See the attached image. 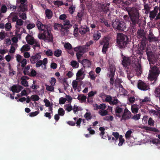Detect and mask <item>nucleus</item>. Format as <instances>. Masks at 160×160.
I'll return each instance as SVG.
<instances>
[{
    "label": "nucleus",
    "instance_id": "nucleus-1",
    "mask_svg": "<svg viewBox=\"0 0 160 160\" xmlns=\"http://www.w3.org/2000/svg\"><path fill=\"white\" fill-rule=\"evenodd\" d=\"M41 58L40 53H37L30 57V62L32 64L36 63L35 66L37 68L41 67L42 69H46L47 68L48 59L47 58H45L43 60H40Z\"/></svg>",
    "mask_w": 160,
    "mask_h": 160
},
{
    "label": "nucleus",
    "instance_id": "nucleus-2",
    "mask_svg": "<svg viewBox=\"0 0 160 160\" xmlns=\"http://www.w3.org/2000/svg\"><path fill=\"white\" fill-rule=\"evenodd\" d=\"M126 10L129 15L132 24L134 25L138 24L140 20L138 9L134 7H127Z\"/></svg>",
    "mask_w": 160,
    "mask_h": 160
},
{
    "label": "nucleus",
    "instance_id": "nucleus-3",
    "mask_svg": "<svg viewBox=\"0 0 160 160\" xmlns=\"http://www.w3.org/2000/svg\"><path fill=\"white\" fill-rule=\"evenodd\" d=\"M112 135L114 137L111 138V136L107 135L108 139L111 142H113L115 144L117 143L118 140L119 141L118 145L119 146H122L124 142V139L123 138L122 135H119V133L117 132H112Z\"/></svg>",
    "mask_w": 160,
    "mask_h": 160
},
{
    "label": "nucleus",
    "instance_id": "nucleus-4",
    "mask_svg": "<svg viewBox=\"0 0 160 160\" xmlns=\"http://www.w3.org/2000/svg\"><path fill=\"white\" fill-rule=\"evenodd\" d=\"M151 69L149 70V73L148 75V79L151 81L153 80L156 81L160 71L159 68L156 66L151 67V62H150Z\"/></svg>",
    "mask_w": 160,
    "mask_h": 160
},
{
    "label": "nucleus",
    "instance_id": "nucleus-5",
    "mask_svg": "<svg viewBox=\"0 0 160 160\" xmlns=\"http://www.w3.org/2000/svg\"><path fill=\"white\" fill-rule=\"evenodd\" d=\"M38 38L40 39L43 40L46 42H52L53 41L52 35L48 30L44 32L43 33L38 34Z\"/></svg>",
    "mask_w": 160,
    "mask_h": 160
},
{
    "label": "nucleus",
    "instance_id": "nucleus-6",
    "mask_svg": "<svg viewBox=\"0 0 160 160\" xmlns=\"http://www.w3.org/2000/svg\"><path fill=\"white\" fill-rule=\"evenodd\" d=\"M117 42L120 48L125 47L128 42V38L124 34L119 33L117 36Z\"/></svg>",
    "mask_w": 160,
    "mask_h": 160
},
{
    "label": "nucleus",
    "instance_id": "nucleus-7",
    "mask_svg": "<svg viewBox=\"0 0 160 160\" xmlns=\"http://www.w3.org/2000/svg\"><path fill=\"white\" fill-rule=\"evenodd\" d=\"M112 26L114 28L119 31H124L126 28L125 23L118 20L112 22Z\"/></svg>",
    "mask_w": 160,
    "mask_h": 160
},
{
    "label": "nucleus",
    "instance_id": "nucleus-8",
    "mask_svg": "<svg viewBox=\"0 0 160 160\" xmlns=\"http://www.w3.org/2000/svg\"><path fill=\"white\" fill-rule=\"evenodd\" d=\"M109 39L107 37L103 38L100 42L101 45H103L102 51L104 53H105L108 48Z\"/></svg>",
    "mask_w": 160,
    "mask_h": 160
},
{
    "label": "nucleus",
    "instance_id": "nucleus-9",
    "mask_svg": "<svg viewBox=\"0 0 160 160\" xmlns=\"http://www.w3.org/2000/svg\"><path fill=\"white\" fill-rule=\"evenodd\" d=\"M135 58L132 57L123 58L122 61V64L124 67H126L128 65L134 63Z\"/></svg>",
    "mask_w": 160,
    "mask_h": 160
},
{
    "label": "nucleus",
    "instance_id": "nucleus-10",
    "mask_svg": "<svg viewBox=\"0 0 160 160\" xmlns=\"http://www.w3.org/2000/svg\"><path fill=\"white\" fill-rule=\"evenodd\" d=\"M138 87L139 89L143 91H146L149 89V85L141 80L138 81Z\"/></svg>",
    "mask_w": 160,
    "mask_h": 160
},
{
    "label": "nucleus",
    "instance_id": "nucleus-11",
    "mask_svg": "<svg viewBox=\"0 0 160 160\" xmlns=\"http://www.w3.org/2000/svg\"><path fill=\"white\" fill-rule=\"evenodd\" d=\"M85 70L84 68H82L79 70L76 73V80H82L85 77Z\"/></svg>",
    "mask_w": 160,
    "mask_h": 160
},
{
    "label": "nucleus",
    "instance_id": "nucleus-12",
    "mask_svg": "<svg viewBox=\"0 0 160 160\" xmlns=\"http://www.w3.org/2000/svg\"><path fill=\"white\" fill-rule=\"evenodd\" d=\"M131 115V112L127 109H125L124 113L122 116L121 120H126L129 119Z\"/></svg>",
    "mask_w": 160,
    "mask_h": 160
},
{
    "label": "nucleus",
    "instance_id": "nucleus-13",
    "mask_svg": "<svg viewBox=\"0 0 160 160\" xmlns=\"http://www.w3.org/2000/svg\"><path fill=\"white\" fill-rule=\"evenodd\" d=\"M64 47L68 53L71 55L74 54L72 48L71 44L68 42H65L64 45Z\"/></svg>",
    "mask_w": 160,
    "mask_h": 160
},
{
    "label": "nucleus",
    "instance_id": "nucleus-14",
    "mask_svg": "<svg viewBox=\"0 0 160 160\" xmlns=\"http://www.w3.org/2000/svg\"><path fill=\"white\" fill-rule=\"evenodd\" d=\"M18 3H20L21 4L19 6L20 10L24 12L27 10V6L26 5L25 3L26 2V0H17Z\"/></svg>",
    "mask_w": 160,
    "mask_h": 160
},
{
    "label": "nucleus",
    "instance_id": "nucleus-15",
    "mask_svg": "<svg viewBox=\"0 0 160 160\" xmlns=\"http://www.w3.org/2000/svg\"><path fill=\"white\" fill-rule=\"evenodd\" d=\"M74 51L77 52L84 53L87 51V49L85 46H79L74 48Z\"/></svg>",
    "mask_w": 160,
    "mask_h": 160
},
{
    "label": "nucleus",
    "instance_id": "nucleus-16",
    "mask_svg": "<svg viewBox=\"0 0 160 160\" xmlns=\"http://www.w3.org/2000/svg\"><path fill=\"white\" fill-rule=\"evenodd\" d=\"M23 87L21 85H14L11 88V90L13 92L18 93L23 89Z\"/></svg>",
    "mask_w": 160,
    "mask_h": 160
},
{
    "label": "nucleus",
    "instance_id": "nucleus-17",
    "mask_svg": "<svg viewBox=\"0 0 160 160\" xmlns=\"http://www.w3.org/2000/svg\"><path fill=\"white\" fill-rule=\"evenodd\" d=\"M37 26L39 30L44 31V32L48 30V26L42 24V23L39 21H37Z\"/></svg>",
    "mask_w": 160,
    "mask_h": 160
},
{
    "label": "nucleus",
    "instance_id": "nucleus-18",
    "mask_svg": "<svg viewBox=\"0 0 160 160\" xmlns=\"http://www.w3.org/2000/svg\"><path fill=\"white\" fill-rule=\"evenodd\" d=\"M26 40L27 43L30 45L34 44L35 40L33 37L31 35L28 34L26 37Z\"/></svg>",
    "mask_w": 160,
    "mask_h": 160
},
{
    "label": "nucleus",
    "instance_id": "nucleus-19",
    "mask_svg": "<svg viewBox=\"0 0 160 160\" xmlns=\"http://www.w3.org/2000/svg\"><path fill=\"white\" fill-rule=\"evenodd\" d=\"M29 79L26 76H23L21 78V83L22 85L24 87H27L28 86V83L27 80Z\"/></svg>",
    "mask_w": 160,
    "mask_h": 160
},
{
    "label": "nucleus",
    "instance_id": "nucleus-20",
    "mask_svg": "<svg viewBox=\"0 0 160 160\" xmlns=\"http://www.w3.org/2000/svg\"><path fill=\"white\" fill-rule=\"evenodd\" d=\"M80 63L83 65L84 67H90L91 64L90 61L87 59L82 60Z\"/></svg>",
    "mask_w": 160,
    "mask_h": 160
},
{
    "label": "nucleus",
    "instance_id": "nucleus-21",
    "mask_svg": "<svg viewBox=\"0 0 160 160\" xmlns=\"http://www.w3.org/2000/svg\"><path fill=\"white\" fill-rule=\"evenodd\" d=\"M158 7L156 6L154 8V10L150 12V17L151 19L154 18L156 16L158 12Z\"/></svg>",
    "mask_w": 160,
    "mask_h": 160
},
{
    "label": "nucleus",
    "instance_id": "nucleus-22",
    "mask_svg": "<svg viewBox=\"0 0 160 160\" xmlns=\"http://www.w3.org/2000/svg\"><path fill=\"white\" fill-rule=\"evenodd\" d=\"M30 46L28 44L24 45L20 49L21 52H28L30 50Z\"/></svg>",
    "mask_w": 160,
    "mask_h": 160
},
{
    "label": "nucleus",
    "instance_id": "nucleus-23",
    "mask_svg": "<svg viewBox=\"0 0 160 160\" xmlns=\"http://www.w3.org/2000/svg\"><path fill=\"white\" fill-rule=\"evenodd\" d=\"M45 15L48 18L50 19L52 17L53 14L52 12L50 9H47L45 10Z\"/></svg>",
    "mask_w": 160,
    "mask_h": 160
},
{
    "label": "nucleus",
    "instance_id": "nucleus-24",
    "mask_svg": "<svg viewBox=\"0 0 160 160\" xmlns=\"http://www.w3.org/2000/svg\"><path fill=\"white\" fill-rule=\"evenodd\" d=\"M18 45L17 43H13L12 44L9 50V52L10 53H13L15 51L16 49L17 48Z\"/></svg>",
    "mask_w": 160,
    "mask_h": 160
},
{
    "label": "nucleus",
    "instance_id": "nucleus-25",
    "mask_svg": "<svg viewBox=\"0 0 160 160\" xmlns=\"http://www.w3.org/2000/svg\"><path fill=\"white\" fill-rule=\"evenodd\" d=\"M150 101V98L148 97H146L143 99H141L139 100L141 105L143 104L146 103L147 102H149Z\"/></svg>",
    "mask_w": 160,
    "mask_h": 160
},
{
    "label": "nucleus",
    "instance_id": "nucleus-26",
    "mask_svg": "<svg viewBox=\"0 0 160 160\" xmlns=\"http://www.w3.org/2000/svg\"><path fill=\"white\" fill-rule=\"evenodd\" d=\"M78 80H73L72 81V86L73 89L74 91L76 90L78 87V82L77 81Z\"/></svg>",
    "mask_w": 160,
    "mask_h": 160
},
{
    "label": "nucleus",
    "instance_id": "nucleus-27",
    "mask_svg": "<svg viewBox=\"0 0 160 160\" xmlns=\"http://www.w3.org/2000/svg\"><path fill=\"white\" fill-rule=\"evenodd\" d=\"M122 108L119 107H117L115 109L116 116L119 118L121 116L120 115V113L122 112Z\"/></svg>",
    "mask_w": 160,
    "mask_h": 160
},
{
    "label": "nucleus",
    "instance_id": "nucleus-28",
    "mask_svg": "<svg viewBox=\"0 0 160 160\" xmlns=\"http://www.w3.org/2000/svg\"><path fill=\"white\" fill-rule=\"evenodd\" d=\"M148 39L150 42L157 41L158 40V39L154 36L153 34L150 32L148 36Z\"/></svg>",
    "mask_w": 160,
    "mask_h": 160
},
{
    "label": "nucleus",
    "instance_id": "nucleus-29",
    "mask_svg": "<svg viewBox=\"0 0 160 160\" xmlns=\"http://www.w3.org/2000/svg\"><path fill=\"white\" fill-rule=\"evenodd\" d=\"M131 110L132 113H137L138 110V105L135 104L132 105L131 106Z\"/></svg>",
    "mask_w": 160,
    "mask_h": 160
},
{
    "label": "nucleus",
    "instance_id": "nucleus-30",
    "mask_svg": "<svg viewBox=\"0 0 160 160\" xmlns=\"http://www.w3.org/2000/svg\"><path fill=\"white\" fill-rule=\"evenodd\" d=\"M46 89L48 91L50 92H54V86L52 85H49L47 84L45 85Z\"/></svg>",
    "mask_w": 160,
    "mask_h": 160
},
{
    "label": "nucleus",
    "instance_id": "nucleus-31",
    "mask_svg": "<svg viewBox=\"0 0 160 160\" xmlns=\"http://www.w3.org/2000/svg\"><path fill=\"white\" fill-rule=\"evenodd\" d=\"M86 98V97L83 94H79L77 98V99L82 102L85 101Z\"/></svg>",
    "mask_w": 160,
    "mask_h": 160
},
{
    "label": "nucleus",
    "instance_id": "nucleus-32",
    "mask_svg": "<svg viewBox=\"0 0 160 160\" xmlns=\"http://www.w3.org/2000/svg\"><path fill=\"white\" fill-rule=\"evenodd\" d=\"M133 132L132 130L130 129L128 131L125 135L126 139L128 140H129L131 137V134Z\"/></svg>",
    "mask_w": 160,
    "mask_h": 160
},
{
    "label": "nucleus",
    "instance_id": "nucleus-33",
    "mask_svg": "<svg viewBox=\"0 0 160 160\" xmlns=\"http://www.w3.org/2000/svg\"><path fill=\"white\" fill-rule=\"evenodd\" d=\"M137 34L138 37L139 38H142L145 36V33L143 30H138L137 32Z\"/></svg>",
    "mask_w": 160,
    "mask_h": 160
},
{
    "label": "nucleus",
    "instance_id": "nucleus-34",
    "mask_svg": "<svg viewBox=\"0 0 160 160\" xmlns=\"http://www.w3.org/2000/svg\"><path fill=\"white\" fill-rule=\"evenodd\" d=\"M108 3H105L102 5L101 8L104 12L106 13L108 10V7L109 6Z\"/></svg>",
    "mask_w": 160,
    "mask_h": 160
},
{
    "label": "nucleus",
    "instance_id": "nucleus-35",
    "mask_svg": "<svg viewBox=\"0 0 160 160\" xmlns=\"http://www.w3.org/2000/svg\"><path fill=\"white\" fill-rule=\"evenodd\" d=\"M114 1L116 3L122 4L123 6L128 4L126 0H114Z\"/></svg>",
    "mask_w": 160,
    "mask_h": 160
},
{
    "label": "nucleus",
    "instance_id": "nucleus-36",
    "mask_svg": "<svg viewBox=\"0 0 160 160\" xmlns=\"http://www.w3.org/2000/svg\"><path fill=\"white\" fill-rule=\"evenodd\" d=\"M62 51L60 49H57L55 50L53 52L54 55L56 57H60L62 54Z\"/></svg>",
    "mask_w": 160,
    "mask_h": 160
},
{
    "label": "nucleus",
    "instance_id": "nucleus-37",
    "mask_svg": "<svg viewBox=\"0 0 160 160\" xmlns=\"http://www.w3.org/2000/svg\"><path fill=\"white\" fill-rule=\"evenodd\" d=\"M101 37V34L98 31H97L93 34V37L94 40H97L99 39Z\"/></svg>",
    "mask_w": 160,
    "mask_h": 160
},
{
    "label": "nucleus",
    "instance_id": "nucleus-38",
    "mask_svg": "<svg viewBox=\"0 0 160 160\" xmlns=\"http://www.w3.org/2000/svg\"><path fill=\"white\" fill-rule=\"evenodd\" d=\"M150 142L154 144H156L157 146H158V148L160 149V142L159 141L158 139H154L151 140Z\"/></svg>",
    "mask_w": 160,
    "mask_h": 160
},
{
    "label": "nucleus",
    "instance_id": "nucleus-39",
    "mask_svg": "<svg viewBox=\"0 0 160 160\" xmlns=\"http://www.w3.org/2000/svg\"><path fill=\"white\" fill-rule=\"evenodd\" d=\"M14 14L13 13H11L10 15L9 16V18H12V21L13 22H17L18 20L19 19L18 18V17L16 15H14Z\"/></svg>",
    "mask_w": 160,
    "mask_h": 160
},
{
    "label": "nucleus",
    "instance_id": "nucleus-40",
    "mask_svg": "<svg viewBox=\"0 0 160 160\" xmlns=\"http://www.w3.org/2000/svg\"><path fill=\"white\" fill-rule=\"evenodd\" d=\"M71 65L73 68H78L79 65V64L76 61H72L71 62Z\"/></svg>",
    "mask_w": 160,
    "mask_h": 160
},
{
    "label": "nucleus",
    "instance_id": "nucleus-41",
    "mask_svg": "<svg viewBox=\"0 0 160 160\" xmlns=\"http://www.w3.org/2000/svg\"><path fill=\"white\" fill-rule=\"evenodd\" d=\"M154 95L156 97H160V89L158 88H156L154 91Z\"/></svg>",
    "mask_w": 160,
    "mask_h": 160
},
{
    "label": "nucleus",
    "instance_id": "nucleus-42",
    "mask_svg": "<svg viewBox=\"0 0 160 160\" xmlns=\"http://www.w3.org/2000/svg\"><path fill=\"white\" fill-rule=\"evenodd\" d=\"M88 28L81 27L79 28V31L81 34H84L88 31Z\"/></svg>",
    "mask_w": 160,
    "mask_h": 160
},
{
    "label": "nucleus",
    "instance_id": "nucleus-43",
    "mask_svg": "<svg viewBox=\"0 0 160 160\" xmlns=\"http://www.w3.org/2000/svg\"><path fill=\"white\" fill-rule=\"evenodd\" d=\"M105 97V101L106 102H109V103L110 104L111 101V100H112V98L110 96H108V95H104L102 96V98H104Z\"/></svg>",
    "mask_w": 160,
    "mask_h": 160
},
{
    "label": "nucleus",
    "instance_id": "nucleus-44",
    "mask_svg": "<svg viewBox=\"0 0 160 160\" xmlns=\"http://www.w3.org/2000/svg\"><path fill=\"white\" fill-rule=\"evenodd\" d=\"M84 117L86 118V119L87 120H90L92 117V116L91 113L90 112H87L84 116Z\"/></svg>",
    "mask_w": 160,
    "mask_h": 160
},
{
    "label": "nucleus",
    "instance_id": "nucleus-45",
    "mask_svg": "<svg viewBox=\"0 0 160 160\" xmlns=\"http://www.w3.org/2000/svg\"><path fill=\"white\" fill-rule=\"evenodd\" d=\"M16 61L18 63L20 62L24 58L22 56L19 54L16 55Z\"/></svg>",
    "mask_w": 160,
    "mask_h": 160
},
{
    "label": "nucleus",
    "instance_id": "nucleus-46",
    "mask_svg": "<svg viewBox=\"0 0 160 160\" xmlns=\"http://www.w3.org/2000/svg\"><path fill=\"white\" fill-rule=\"evenodd\" d=\"M82 110V109L81 108L79 107L76 105H74L72 108V110L75 113H76L77 112H78Z\"/></svg>",
    "mask_w": 160,
    "mask_h": 160
},
{
    "label": "nucleus",
    "instance_id": "nucleus-47",
    "mask_svg": "<svg viewBox=\"0 0 160 160\" xmlns=\"http://www.w3.org/2000/svg\"><path fill=\"white\" fill-rule=\"evenodd\" d=\"M26 90L25 89L23 90L21 92L20 94H19L17 95V96L18 97H20L22 96H27L28 95Z\"/></svg>",
    "mask_w": 160,
    "mask_h": 160
},
{
    "label": "nucleus",
    "instance_id": "nucleus-48",
    "mask_svg": "<svg viewBox=\"0 0 160 160\" xmlns=\"http://www.w3.org/2000/svg\"><path fill=\"white\" fill-rule=\"evenodd\" d=\"M56 79L52 77L51 78L49 81V82L51 85L54 86L56 82Z\"/></svg>",
    "mask_w": 160,
    "mask_h": 160
},
{
    "label": "nucleus",
    "instance_id": "nucleus-49",
    "mask_svg": "<svg viewBox=\"0 0 160 160\" xmlns=\"http://www.w3.org/2000/svg\"><path fill=\"white\" fill-rule=\"evenodd\" d=\"M98 113L102 116H104L108 114V111L106 110H100Z\"/></svg>",
    "mask_w": 160,
    "mask_h": 160
},
{
    "label": "nucleus",
    "instance_id": "nucleus-50",
    "mask_svg": "<svg viewBox=\"0 0 160 160\" xmlns=\"http://www.w3.org/2000/svg\"><path fill=\"white\" fill-rule=\"evenodd\" d=\"M65 114V111L62 108H60L58 110V114L61 116H63Z\"/></svg>",
    "mask_w": 160,
    "mask_h": 160
},
{
    "label": "nucleus",
    "instance_id": "nucleus-51",
    "mask_svg": "<svg viewBox=\"0 0 160 160\" xmlns=\"http://www.w3.org/2000/svg\"><path fill=\"white\" fill-rule=\"evenodd\" d=\"M30 99L33 101H38L39 98L37 95H32L31 96Z\"/></svg>",
    "mask_w": 160,
    "mask_h": 160
},
{
    "label": "nucleus",
    "instance_id": "nucleus-52",
    "mask_svg": "<svg viewBox=\"0 0 160 160\" xmlns=\"http://www.w3.org/2000/svg\"><path fill=\"white\" fill-rule=\"evenodd\" d=\"M19 63L21 64V67L22 68H24L27 64V60L26 58H24Z\"/></svg>",
    "mask_w": 160,
    "mask_h": 160
},
{
    "label": "nucleus",
    "instance_id": "nucleus-53",
    "mask_svg": "<svg viewBox=\"0 0 160 160\" xmlns=\"http://www.w3.org/2000/svg\"><path fill=\"white\" fill-rule=\"evenodd\" d=\"M9 76H12L15 74V72L11 68L10 65L9 66Z\"/></svg>",
    "mask_w": 160,
    "mask_h": 160
},
{
    "label": "nucleus",
    "instance_id": "nucleus-54",
    "mask_svg": "<svg viewBox=\"0 0 160 160\" xmlns=\"http://www.w3.org/2000/svg\"><path fill=\"white\" fill-rule=\"evenodd\" d=\"M145 129L150 131H153L154 132H158V130L154 128H152L149 127L145 126Z\"/></svg>",
    "mask_w": 160,
    "mask_h": 160
},
{
    "label": "nucleus",
    "instance_id": "nucleus-55",
    "mask_svg": "<svg viewBox=\"0 0 160 160\" xmlns=\"http://www.w3.org/2000/svg\"><path fill=\"white\" fill-rule=\"evenodd\" d=\"M64 108L68 112L72 110V108L71 105H66L64 106Z\"/></svg>",
    "mask_w": 160,
    "mask_h": 160
},
{
    "label": "nucleus",
    "instance_id": "nucleus-56",
    "mask_svg": "<svg viewBox=\"0 0 160 160\" xmlns=\"http://www.w3.org/2000/svg\"><path fill=\"white\" fill-rule=\"evenodd\" d=\"M66 101V98L61 97L59 99V103L60 104H63L65 103Z\"/></svg>",
    "mask_w": 160,
    "mask_h": 160
},
{
    "label": "nucleus",
    "instance_id": "nucleus-57",
    "mask_svg": "<svg viewBox=\"0 0 160 160\" xmlns=\"http://www.w3.org/2000/svg\"><path fill=\"white\" fill-rule=\"evenodd\" d=\"M30 67L29 66H27L24 69L23 72L25 74H29V70L30 69Z\"/></svg>",
    "mask_w": 160,
    "mask_h": 160
},
{
    "label": "nucleus",
    "instance_id": "nucleus-58",
    "mask_svg": "<svg viewBox=\"0 0 160 160\" xmlns=\"http://www.w3.org/2000/svg\"><path fill=\"white\" fill-rule=\"evenodd\" d=\"M46 54L48 56H52L53 53L51 49H48V50L45 51Z\"/></svg>",
    "mask_w": 160,
    "mask_h": 160
},
{
    "label": "nucleus",
    "instance_id": "nucleus-59",
    "mask_svg": "<svg viewBox=\"0 0 160 160\" xmlns=\"http://www.w3.org/2000/svg\"><path fill=\"white\" fill-rule=\"evenodd\" d=\"M7 9L6 6L5 5H3L1 7L0 11L1 13H5L7 11Z\"/></svg>",
    "mask_w": 160,
    "mask_h": 160
},
{
    "label": "nucleus",
    "instance_id": "nucleus-60",
    "mask_svg": "<svg viewBox=\"0 0 160 160\" xmlns=\"http://www.w3.org/2000/svg\"><path fill=\"white\" fill-rule=\"evenodd\" d=\"M24 22L23 20L21 19H18V21L16 22V25H18V26H21L23 24Z\"/></svg>",
    "mask_w": 160,
    "mask_h": 160
},
{
    "label": "nucleus",
    "instance_id": "nucleus-61",
    "mask_svg": "<svg viewBox=\"0 0 160 160\" xmlns=\"http://www.w3.org/2000/svg\"><path fill=\"white\" fill-rule=\"evenodd\" d=\"M19 16L20 18L23 20H25L27 18L26 15L25 13H19Z\"/></svg>",
    "mask_w": 160,
    "mask_h": 160
},
{
    "label": "nucleus",
    "instance_id": "nucleus-62",
    "mask_svg": "<svg viewBox=\"0 0 160 160\" xmlns=\"http://www.w3.org/2000/svg\"><path fill=\"white\" fill-rule=\"evenodd\" d=\"M39 113V110L36 111L32 112L29 113V116L31 117H33L37 116Z\"/></svg>",
    "mask_w": 160,
    "mask_h": 160
},
{
    "label": "nucleus",
    "instance_id": "nucleus-63",
    "mask_svg": "<svg viewBox=\"0 0 160 160\" xmlns=\"http://www.w3.org/2000/svg\"><path fill=\"white\" fill-rule=\"evenodd\" d=\"M118 102V100L115 98H112V100H111L110 104H113L114 105L117 104Z\"/></svg>",
    "mask_w": 160,
    "mask_h": 160
},
{
    "label": "nucleus",
    "instance_id": "nucleus-64",
    "mask_svg": "<svg viewBox=\"0 0 160 160\" xmlns=\"http://www.w3.org/2000/svg\"><path fill=\"white\" fill-rule=\"evenodd\" d=\"M35 24L33 23H29L27 25V28L28 29H31L35 27Z\"/></svg>",
    "mask_w": 160,
    "mask_h": 160
}]
</instances>
